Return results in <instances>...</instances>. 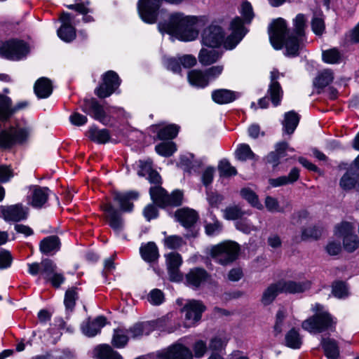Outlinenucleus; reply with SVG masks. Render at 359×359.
<instances>
[{
	"label": "nucleus",
	"mask_w": 359,
	"mask_h": 359,
	"mask_svg": "<svg viewBox=\"0 0 359 359\" xmlns=\"http://www.w3.org/2000/svg\"><path fill=\"white\" fill-rule=\"evenodd\" d=\"M306 18L298 14L293 20L292 32H287L286 22L283 18L275 20L269 28V39L276 50L285 46L286 55L296 56L304 46L305 38Z\"/></svg>",
	"instance_id": "nucleus-1"
},
{
	"label": "nucleus",
	"mask_w": 359,
	"mask_h": 359,
	"mask_svg": "<svg viewBox=\"0 0 359 359\" xmlns=\"http://www.w3.org/2000/svg\"><path fill=\"white\" fill-rule=\"evenodd\" d=\"M231 34L224 40L223 29L217 25L212 24L206 27L202 33V43L203 45L217 48L223 44L226 49L231 50L241 41L245 34L243 21L236 18L231 23Z\"/></svg>",
	"instance_id": "nucleus-2"
},
{
	"label": "nucleus",
	"mask_w": 359,
	"mask_h": 359,
	"mask_svg": "<svg viewBox=\"0 0 359 359\" xmlns=\"http://www.w3.org/2000/svg\"><path fill=\"white\" fill-rule=\"evenodd\" d=\"M196 22L195 17L176 13L170 15L168 22H160L158 27L161 33H167L181 41H190L196 39L198 34L194 28Z\"/></svg>",
	"instance_id": "nucleus-3"
},
{
	"label": "nucleus",
	"mask_w": 359,
	"mask_h": 359,
	"mask_svg": "<svg viewBox=\"0 0 359 359\" xmlns=\"http://www.w3.org/2000/svg\"><path fill=\"white\" fill-rule=\"evenodd\" d=\"M312 311L316 313L303 321L302 327L304 330L311 333H320L334 327L336 322L323 305L315 304L312 306Z\"/></svg>",
	"instance_id": "nucleus-4"
},
{
	"label": "nucleus",
	"mask_w": 359,
	"mask_h": 359,
	"mask_svg": "<svg viewBox=\"0 0 359 359\" xmlns=\"http://www.w3.org/2000/svg\"><path fill=\"white\" fill-rule=\"evenodd\" d=\"M29 51V45L18 39H11L0 44V55L11 60H20L26 57Z\"/></svg>",
	"instance_id": "nucleus-5"
},
{
	"label": "nucleus",
	"mask_w": 359,
	"mask_h": 359,
	"mask_svg": "<svg viewBox=\"0 0 359 359\" xmlns=\"http://www.w3.org/2000/svg\"><path fill=\"white\" fill-rule=\"evenodd\" d=\"M149 194L153 202L161 208L168 205L179 206L182 203L183 194L179 190L174 191L169 195L161 187L154 186L150 188Z\"/></svg>",
	"instance_id": "nucleus-6"
},
{
	"label": "nucleus",
	"mask_w": 359,
	"mask_h": 359,
	"mask_svg": "<svg viewBox=\"0 0 359 359\" xmlns=\"http://www.w3.org/2000/svg\"><path fill=\"white\" fill-rule=\"evenodd\" d=\"M29 130L27 128L11 127L0 133V147H11L13 144L22 143L27 140Z\"/></svg>",
	"instance_id": "nucleus-7"
},
{
	"label": "nucleus",
	"mask_w": 359,
	"mask_h": 359,
	"mask_svg": "<svg viewBox=\"0 0 359 359\" xmlns=\"http://www.w3.org/2000/svg\"><path fill=\"white\" fill-rule=\"evenodd\" d=\"M103 83L95 90L100 98L110 96L119 86L121 80L114 71H108L102 76Z\"/></svg>",
	"instance_id": "nucleus-8"
},
{
	"label": "nucleus",
	"mask_w": 359,
	"mask_h": 359,
	"mask_svg": "<svg viewBox=\"0 0 359 359\" xmlns=\"http://www.w3.org/2000/svg\"><path fill=\"white\" fill-rule=\"evenodd\" d=\"M280 76H283V74L280 73L277 69H273L270 74V84L267 90L270 100L273 106H278L283 96V90L280 84L278 81Z\"/></svg>",
	"instance_id": "nucleus-9"
},
{
	"label": "nucleus",
	"mask_w": 359,
	"mask_h": 359,
	"mask_svg": "<svg viewBox=\"0 0 359 359\" xmlns=\"http://www.w3.org/2000/svg\"><path fill=\"white\" fill-rule=\"evenodd\" d=\"M1 212L5 220L17 222L27 218L29 208L22 203H18L3 207Z\"/></svg>",
	"instance_id": "nucleus-10"
},
{
	"label": "nucleus",
	"mask_w": 359,
	"mask_h": 359,
	"mask_svg": "<svg viewBox=\"0 0 359 359\" xmlns=\"http://www.w3.org/2000/svg\"><path fill=\"white\" fill-rule=\"evenodd\" d=\"M205 310V306L198 300H189L182 309L185 313V319L191 323H194L201 318L202 313Z\"/></svg>",
	"instance_id": "nucleus-11"
},
{
	"label": "nucleus",
	"mask_w": 359,
	"mask_h": 359,
	"mask_svg": "<svg viewBox=\"0 0 359 359\" xmlns=\"http://www.w3.org/2000/svg\"><path fill=\"white\" fill-rule=\"evenodd\" d=\"M161 358V359H192L193 353L183 344H175L162 353Z\"/></svg>",
	"instance_id": "nucleus-12"
},
{
	"label": "nucleus",
	"mask_w": 359,
	"mask_h": 359,
	"mask_svg": "<svg viewBox=\"0 0 359 359\" xmlns=\"http://www.w3.org/2000/svg\"><path fill=\"white\" fill-rule=\"evenodd\" d=\"M60 20L62 22V25L57 30L58 36L65 42L73 41L76 37V30L71 25V15L68 13H62Z\"/></svg>",
	"instance_id": "nucleus-13"
},
{
	"label": "nucleus",
	"mask_w": 359,
	"mask_h": 359,
	"mask_svg": "<svg viewBox=\"0 0 359 359\" xmlns=\"http://www.w3.org/2000/svg\"><path fill=\"white\" fill-rule=\"evenodd\" d=\"M238 248H211L210 255L215 262L227 264L235 260L238 255Z\"/></svg>",
	"instance_id": "nucleus-14"
},
{
	"label": "nucleus",
	"mask_w": 359,
	"mask_h": 359,
	"mask_svg": "<svg viewBox=\"0 0 359 359\" xmlns=\"http://www.w3.org/2000/svg\"><path fill=\"white\" fill-rule=\"evenodd\" d=\"M28 102L22 101L19 102L15 107H11V100L8 97L0 95V119L6 120L18 110L25 108Z\"/></svg>",
	"instance_id": "nucleus-15"
},
{
	"label": "nucleus",
	"mask_w": 359,
	"mask_h": 359,
	"mask_svg": "<svg viewBox=\"0 0 359 359\" xmlns=\"http://www.w3.org/2000/svg\"><path fill=\"white\" fill-rule=\"evenodd\" d=\"M175 216L177 222L187 229L191 228L198 219V213L188 208L178 209Z\"/></svg>",
	"instance_id": "nucleus-16"
},
{
	"label": "nucleus",
	"mask_w": 359,
	"mask_h": 359,
	"mask_svg": "<svg viewBox=\"0 0 359 359\" xmlns=\"http://www.w3.org/2000/svg\"><path fill=\"white\" fill-rule=\"evenodd\" d=\"M208 273L203 269L195 268L186 275L187 285L192 289H198L208 279Z\"/></svg>",
	"instance_id": "nucleus-17"
},
{
	"label": "nucleus",
	"mask_w": 359,
	"mask_h": 359,
	"mask_svg": "<svg viewBox=\"0 0 359 359\" xmlns=\"http://www.w3.org/2000/svg\"><path fill=\"white\" fill-rule=\"evenodd\" d=\"M84 112L92 116L95 119L102 123H104L106 118V113L103 107L100 105L95 99L87 100L84 101L82 106Z\"/></svg>",
	"instance_id": "nucleus-18"
},
{
	"label": "nucleus",
	"mask_w": 359,
	"mask_h": 359,
	"mask_svg": "<svg viewBox=\"0 0 359 359\" xmlns=\"http://www.w3.org/2000/svg\"><path fill=\"white\" fill-rule=\"evenodd\" d=\"M101 208L106 213V218L109 226L115 231L121 230L123 223L118 210L110 203L102 204Z\"/></svg>",
	"instance_id": "nucleus-19"
},
{
	"label": "nucleus",
	"mask_w": 359,
	"mask_h": 359,
	"mask_svg": "<svg viewBox=\"0 0 359 359\" xmlns=\"http://www.w3.org/2000/svg\"><path fill=\"white\" fill-rule=\"evenodd\" d=\"M30 190L29 204L36 208H41L48 200L49 189L46 187L33 186Z\"/></svg>",
	"instance_id": "nucleus-20"
},
{
	"label": "nucleus",
	"mask_w": 359,
	"mask_h": 359,
	"mask_svg": "<svg viewBox=\"0 0 359 359\" xmlns=\"http://www.w3.org/2000/svg\"><path fill=\"white\" fill-rule=\"evenodd\" d=\"M278 283L281 292L290 294L303 292L309 290L311 287V282L308 280L302 282L280 280Z\"/></svg>",
	"instance_id": "nucleus-21"
},
{
	"label": "nucleus",
	"mask_w": 359,
	"mask_h": 359,
	"mask_svg": "<svg viewBox=\"0 0 359 359\" xmlns=\"http://www.w3.org/2000/svg\"><path fill=\"white\" fill-rule=\"evenodd\" d=\"M354 229L352 224L348 222L342 221L337 224L334 227V238L336 243H330L327 247H340L341 241Z\"/></svg>",
	"instance_id": "nucleus-22"
},
{
	"label": "nucleus",
	"mask_w": 359,
	"mask_h": 359,
	"mask_svg": "<svg viewBox=\"0 0 359 359\" xmlns=\"http://www.w3.org/2000/svg\"><path fill=\"white\" fill-rule=\"evenodd\" d=\"M105 324L106 318L103 316H98L93 320H88L83 324L81 327L82 332L89 337H94L100 332Z\"/></svg>",
	"instance_id": "nucleus-23"
},
{
	"label": "nucleus",
	"mask_w": 359,
	"mask_h": 359,
	"mask_svg": "<svg viewBox=\"0 0 359 359\" xmlns=\"http://www.w3.org/2000/svg\"><path fill=\"white\" fill-rule=\"evenodd\" d=\"M137 198L138 194L135 191H129L127 193L115 192L114 194V200L118 203L121 210L123 211H131L133 205L130 201L137 199Z\"/></svg>",
	"instance_id": "nucleus-24"
},
{
	"label": "nucleus",
	"mask_w": 359,
	"mask_h": 359,
	"mask_svg": "<svg viewBox=\"0 0 359 359\" xmlns=\"http://www.w3.org/2000/svg\"><path fill=\"white\" fill-rule=\"evenodd\" d=\"M137 198L138 194L135 191H129L127 193L115 192L114 194V200L118 203L121 210L123 211H131L133 205L130 201L137 199Z\"/></svg>",
	"instance_id": "nucleus-25"
},
{
	"label": "nucleus",
	"mask_w": 359,
	"mask_h": 359,
	"mask_svg": "<svg viewBox=\"0 0 359 359\" xmlns=\"http://www.w3.org/2000/svg\"><path fill=\"white\" fill-rule=\"evenodd\" d=\"M154 327L149 322L137 323L131 326L126 332L133 339H140L144 335H149Z\"/></svg>",
	"instance_id": "nucleus-26"
},
{
	"label": "nucleus",
	"mask_w": 359,
	"mask_h": 359,
	"mask_svg": "<svg viewBox=\"0 0 359 359\" xmlns=\"http://www.w3.org/2000/svg\"><path fill=\"white\" fill-rule=\"evenodd\" d=\"M34 88L39 98H46L52 93V82L48 78L41 77L36 81Z\"/></svg>",
	"instance_id": "nucleus-27"
},
{
	"label": "nucleus",
	"mask_w": 359,
	"mask_h": 359,
	"mask_svg": "<svg viewBox=\"0 0 359 359\" xmlns=\"http://www.w3.org/2000/svg\"><path fill=\"white\" fill-rule=\"evenodd\" d=\"M222 55V53L217 50L202 48L198 54V60L202 65L208 66L218 61Z\"/></svg>",
	"instance_id": "nucleus-28"
},
{
	"label": "nucleus",
	"mask_w": 359,
	"mask_h": 359,
	"mask_svg": "<svg viewBox=\"0 0 359 359\" xmlns=\"http://www.w3.org/2000/svg\"><path fill=\"white\" fill-rule=\"evenodd\" d=\"M299 177V170L297 168H292L287 176H280L275 179H269L270 185L273 187L292 184L297 181Z\"/></svg>",
	"instance_id": "nucleus-29"
},
{
	"label": "nucleus",
	"mask_w": 359,
	"mask_h": 359,
	"mask_svg": "<svg viewBox=\"0 0 359 359\" xmlns=\"http://www.w3.org/2000/svg\"><path fill=\"white\" fill-rule=\"evenodd\" d=\"M97 359H123L122 356L108 344H101L94 349Z\"/></svg>",
	"instance_id": "nucleus-30"
},
{
	"label": "nucleus",
	"mask_w": 359,
	"mask_h": 359,
	"mask_svg": "<svg viewBox=\"0 0 359 359\" xmlns=\"http://www.w3.org/2000/svg\"><path fill=\"white\" fill-rule=\"evenodd\" d=\"M339 185L344 190L355 188L359 191L358 175L351 170H348L340 179Z\"/></svg>",
	"instance_id": "nucleus-31"
},
{
	"label": "nucleus",
	"mask_w": 359,
	"mask_h": 359,
	"mask_svg": "<svg viewBox=\"0 0 359 359\" xmlns=\"http://www.w3.org/2000/svg\"><path fill=\"white\" fill-rule=\"evenodd\" d=\"M237 97L235 92L226 90L219 89L212 93V100L218 104H227L234 101Z\"/></svg>",
	"instance_id": "nucleus-32"
},
{
	"label": "nucleus",
	"mask_w": 359,
	"mask_h": 359,
	"mask_svg": "<svg viewBox=\"0 0 359 359\" xmlns=\"http://www.w3.org/2000/svg\"><path fill=\"white\" fill-rule=\"evenodd\" d=\"M299 121V115L294 111H290L285 114L283 121V131L291 135L294 133Z\"/></svg>",
	"instance_id": "nucleus-33"
},
{
	"label": "nucleus",
	"mask_w": 359,
	"mask_h": 359,
	"mask_svg": "<svg viewBox=\"0 0 359 359\" xmlns=\"http://www.w3.org/2000/svg\"><path fill=\"white\" fill-rule=\"evenodd\" d=\"M188 80L191 85L198 88H204L209 83L205 72L198 69L189 72Z\"/></svg>",
	"instance_id": "nucleus-34"
},
{
	"label": "nucleus",
	"mask_w": 359,
	"mask_h": 359,
	"mask_svg": "<svg viewBox=\"0 0 359 359\" xmlns=\"http://www.w3.org/2000/svg\"><path fill=\"white\" fill-rule=\"evenodd\" d=\"M323 233V228L320 226H309L304 228L302 230L301 236L296 238V243H298L300 241H306L309 239L317 240Z\"/></svg>",
	"instance_id": "nucleus-35"
},
{
	"label": "nucleus",
	"mask_w": 359,
	"mask_h": 359,
	"mask_svg": "<svg viewBox=\"0 0 359 359\" xmlns=\"http://www.w3.org/2000/svg\"><path fill=\"white\" fill-rule=\"evenodd\" d=\"M321 344L328 359H337L339 351L335 340L329 338L323 339Z\"/></svg>",
	"instance_id": "nucleus-36"
},
{
	"label": "nucleus",
	"mask_w": 359,
	"mask_h": 359,
	"mask_svg": "<svg viewBox=\"0 0 359 359\" xmlns=\"http://www.w3.org/2000/svg\"><path fill=\"white\" fill-rule=\"evenodd\" d=\"M88 138L97 143L104 144L109 140L110 135L107 129H97L91 128L88 132Z\"/></svg>",
	"instance_id": "nucleus-37"
},
{
	"label": "nucleus",
	"mask_w": 359,
	"mask_h": 359,
	"mask_svg": "<svg viewBox=\"0 0 359 359\" xmlns=\"http://www.w3.org/2000/svg\"><path fill=\"white\" fill-rule=\"evenodd\" d=\"M281 293L278 282L269 285L263 292L262 303L266 306L271 304L278 294Z\"/></svg>",
	"instance_id": "nucleus-38"
},
{
	"label": "nucleus",
	"mask_w": 359,
	"mask_h": 359,
	"mask_svg": "<svg viewBox=\"0 0 359 359\" xmlns=\"http://www.w3.org/2000/svg\"><path fill=\"white\" fill-rule=\"evenodd\" d=\"M128 341V337L126 330L118 327L114 331L111 339L112 345L117 348H121L126 346Z\"/></svg>",
	"instance_id": "nucleus-39"
},
{
	"label": "nucleus",
	"mask_w": 359,
	"mask_h": 359,
	"mask_svg": "<svg viewBox=\"0 0 359 359\" xmlns=\"http://www.w3.org/2000/svg\"><path fill=\"white\" fill-rule=\"evenodd\" d=\"M285 345L294 349L299 348L302 344V340L299 332L294 329L290 330L285 334Z\"/></svg>",
	"instance_id": "nucleus-40"
},
{
	"label": "nucleus",
	"mask_w": 359,
	"mask_h": 359,
	"mask_svg": "<svg viewBox=\"0 0 359 359\" xmlns=\"http://www.w3.org/2000/svg\"><path fill=\"white\" fill-rule=\"evenodd\" d=\"M333 72L330 69H325L320 72L315 79L314 85L318 88H324L332 82Z\"/></svg>",
	"instance_id": "nucleus-41"
},
{
	"label": "nucleus",
	"mask_w": 359,
	"mask_h": 359,
	"mask_svg": "<svg viewBox=\"0 0 359 359\" xmlns=\"http://www.w3.org/2000/svg\"><path fill=\"white\" fill-rule=\"evenodd\" d=\"M178 132L179 127L177 126L170 124L158 131V137L160 140H172L177 135Z\"/></svg>",
	"instance_id": "nucleus-42"
},
{
	"label": "nucleus",
	"mask_w": 359,
	"mask_h": 359,
	"mask_svg": "<svg viewBox=\"0 0 359 359\" xmlns=\"http://www.w3.org/2000/svg\"><path fill=\"white\" fill-rule=\"evenodd\" d=\"M241 196L251 205L261 210L262 205L259 203L257 194L250 188H243L241 190Z\"/></svg>",
	"instance_id": "nucleus-43"
},
{
	"label": "nucleus",
	"mask_w": 359,
	"mask_h": 359,
	"mask_svg": "<svg viewBox=\"0 0 359 359\" xmlns=\"http://www.w3.org/2000/svg\"><path fill=\"white\" fill-rule=\"evenodd\" d=\"M236 158L242 161L254 159L255 154L251 150L250 146L247 144H240L236 151Z\"/></svg>",
	"instance_id": "nucleus-44"
},
{
	"label": "nucleus",
	"mask_w": 359,
	"mask_h": 359,
	"mask_svg": "<svg viewBox=\"0 0 359 359\" xmlns=\"http://www.w3.org/2000/svg\"><path fill=\"white\" fill-rule=\"evenodd\" d=\"M246 212L243 211L239 206L233 205L225 208L224 210V217L228 220H236L242 218Z\"/></svg>",
	"instance_id": "nucleus-45"
},
{
	"label": "nucleus",
	"mask_w": 359,
	"mask_h": 359,
	"mask_svg": "<svg viewBox=\"0 0 359 359\" xmlns=\"http://www.w3.org/2000/svg\"><path fill=\"white\" fill-rule=\"evenodd\" d=\"M156 151L161 156L168 157L177 150L176 145L172 142H162L155 147Z\"/></svg>",
	"instance_id": "nucleus-46"
},
{
	"label": "nucleus",
	"mask_w": 359,
	"mask_h": 359,
	"mask_svg": "<svg viewBox=\"0 0 359 359\" xmlns=\"http://www.w3.org/2000/svg\"><path fill=\"white\" fill-rule=\"evenodd\" d=\"M228 341L225 336H215L210 340L208 348L212 351H222L225 348Z\"/></svg>",
	"instance_id": "nucleus-47"
},
{
	"label": "nucleus",
	"mask_w": 359,
	"mask_h": 359,
	"mask_svg": "<svg viewBox=\"0 0 359 359\" xmlns=\"http://www.w3.org/2000/svg\"><path fill=\"white\" fill-rule=\"evenodd\" d=\"M218 170L221 177H231L237 174L236 169L226 159L219 161Z\"/></svg>",
	"instance_id": "nucleus-48"
},
{
	"label": "nucleus",
	"mask_w": 359,
	"mask_h": 359,
	"mask_svg": "<svg viewBox=\"0 0 359 359\" xmlns=\"http://www.w3.org/2000/svg\"><path fill=\"white\" fill-rule=\"evenodd\" d=\"M41 266V273L43 275V278L46 280L48 279L52 274H53L57 269L56 264L49 259H42Z\"/></svg>",
	"instance_id": "nucleus-49"
},
{
	"label": "nucleus",
	"mask_w": 359,
	"mask_h": 359,
	"mask_svg": "<svg viewBox=\"0 0 359 359\" xmlns=\"http://www.w3.org/2000/svg\"><path fill=\"white\" fill-rule=\"evenodd\" d=\"M341 55L337 49L332 48L323 52V60L324 62L330 64L338 63L340 60Z\"/></svg>",
	"instance_id": "nucleus-50"
},
{
	"label": "nucleus",
	"mask_w": 359,
	"mask_h": 359,
	"mask_svg": "<svg viewBox=\"0 0 359 359\" xmlns=\"http://www.w3.org/2000/svg\"><path fill=\"white\" fill-rule=\"evenodd\" d=\"M206 342L201 339L197 340L194 342L192 346L193 356L197 358H203L208 351Z\"/></svg>",
	"instance_id": "nucleus-51"
},
{
	"label": "nucleus",
	"mask_w": 359,
	"mask_h": 359,
	"mask_svg": "<svg viewBox=\"0 0 359 359\" xmlns=\"http://www.w3.org/2000/svg\"><path fill=\"white\" fill-rule=\"evenodd\" d=\"M77 297V293L74 289H69L66 291L64 303L67 309L73 310Z\"/></svg>",
	"instance_id": "nucleus-52"
},
{
	"label": "nucleus",
	"mask_w": 359,
	"mask_h": 359,
	"mask_svg": "<svg viewBox=\"0 0 359 359\" xmlns=\"http://www.w3.org/2000/svg\"><path fill=\"white\" fill-rule=\"evenodd\" d=\"M311 27L316 34H323L325 28L324 19L320 15H315L311 22Z\"/></svg>",
	"instance_id": "nucleus-53"
},
{
	"label": "nucleus",
	"mask_w": 359,
	"mask_h": 359,
	"mask_svg": "<svg viewBox=\"0 0 359 359\" xmlns=\"http://www.w3.org/2000/svg\"><path fill=\"white\" fill-rule=\"evenodd\" d=\"M140 254L142 259L147 262H154L158 257V248H140Z\"/></svg>",
	"instance_id": "nucleus-54"
},
{
	"label": "nucleus",
	"mask_w": 359,
	"mask_h": 359,
	"mask_svg": "<svg viewBox=\"0 0 359 359\" xmlns=\"http://www.w3.org/2000/svg\"><path fill=\"white\" fill-rule=\"evenodd\" d=\"M168 269L179 268L182 264V260L181 256L175 252L165 255Z\"/></svg>",
	"instance_id": "nucleus-55"
},
{
	"label": "nucleus",
	"mask_w": 359,
	"mask_h": 359,
	"mask_svg": "<svg viewBox=\"0 0 359 359\" xmlns=\"http://www.w3.org/2000/svg\"><path fill=\"white\" fill-rule=\"evenodd\" d=\"M212 222H205V233L208 236H212L216 233H218L222 230V224L221 223L212 217Z\"/></svg>",
	"instance_id": "nucleus-56"
},
{
	"label": "nucleus",
	"mask_w": 359,
	"mask_h": 359,
	"mask_svg": "<svg viewBox=\"0 0 359 359\" xmlns=\"http://www.w3.org/2000/svg\"><path fill=\"white\" fill-rule=\"evenodd\" d=\"M148 301L153 305H160L164 301L163 293L158 289H154L148 295Z\"/></svg>",
	"instance_id": "nucleus-57"
},
{
	"label": "nucleus",
	"mask_w": 359,
	"mask_h": 359,
	"mask_svg": "<svg viewBox=\"0 0 359 359\" xmlns=\"http://www.w3.org/2000/svg\"><path fill=\"white\" fill-rule=\"evenodd\" d=\"M265 206L269 212H283V209L280 206L278 200L272 196H266L265 198Z\"/></svg>",
	"instance_id": "nucleus-58"
},
{
	"label": "nucleus",
	"mask_w": 359,
	"mask_h": 359,
	"mask_svg": "<svg viewBox=\"0 0 359 359\" xmlns=\"http://www.w3.org/2000/svg\"><path fill=\"white\" fill-rule=\"evenodd\" d=\"M332 294L337 298H344L348 295V289L344 283L337 282L332 286Z\"/></svg>",
	"instance_id": "nucleus-59"
},
{
	"label": "nucleus",
	"mask_w": 359,
	"mask_h": 359,
	"mask_svg": "<svg viewBox=\"0 0 359 359\" xmlns=\"http://www.w3.org/2000/svg\"><path fill=\"white\" fill-rule=\"evenodd\" d=\"M223 65L213 66L207 69L205 72L208 83L217 79L223 72Z\"/></svg>",
	"instance_id": "nucleus-60"
},
{
	"label": "nucleus",
	"mask_w": 359,
	"mask_h": 359,
	"mask_svg": "<svg viewBox=\"0 0 359 359\" xmlns=\"http://www.w3.org/2000/svg\"><path fill=\"white\" fill-rule=\"evenodd\" d=\"M13 258L9 251L4 250H0V269L10 267Z\"/></svg>",
	"instance_id": "nucleus-61"
},
{
	"label": "nucleus",
	"mask_w": 359,
	"mask_h": 359,
	"mask_svg": "<svg viewBox=\"0 0 359 359\" xmlns=\"http://www.w3.org/2000/svg\"><path fill=\"white\" fill-rule=\"evenodd\" d=\"M341 244L344 247H358L359 245V238L354 233V230L342 239Z\"/></svg>",
	"instance_id": "nucleus-62"
},
{
	"label": "nucleus",
	"mask_w": 359,
	"mask_h": 359,
	"mask_svg": "<svg viewBox=\"0 0 359 359\" xmlns=\"http://www.w3.org/2000/svg\"><path fill=\"white\" fill-rule=\"evenodd\" d=\"M61 245L57 236H49L41 241L39 247H59Z\"/></svg>",
	"instance_id": "nucleus-63"
},
{
	"label": "nucleus",
	"mask_w": 359,
	"mask_h": 359,
	"mask_svg": "<svg viewBox=\"0 0 359 359\" xmlns=\"http://www.w3.org/2000/svg\"><path fill=\"white\" fill-rule=\"evenodd\" d=\"M214 172H215V168L213 167H208L203 172L201 180H202L203 184L205 187L210 185L212 183V182L213 180Z\"/></svg>",
	"instance_id": "nucleus-64"
}]
</instances>
